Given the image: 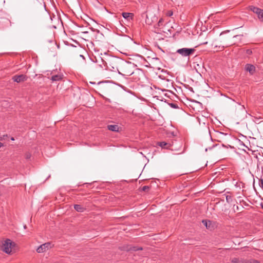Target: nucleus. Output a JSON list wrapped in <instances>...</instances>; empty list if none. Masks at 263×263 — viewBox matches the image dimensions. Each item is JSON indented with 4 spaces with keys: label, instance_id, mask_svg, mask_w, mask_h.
<instances>
[{
    "label": "nucleus",
    "instance_id": "f257e3e1",
    "mask_svg": "<svg viewBox=\"0 0 263 263\" xmlns=\"http://www.w3.org/2000/svg\"><path fill=\"white\" fill-rule=\"evenodd\" d=\"M136 69L134 63L130 62L120 61L118 64L117 71L119 74L124 76H129L134 73Z\"/></svg>",
    "mask_w": 263,
    "mask_h": 263
},
{
    "label": "nucleus",
    "instance_id": "f03ea898",
    "mask_svg": "<svg viewBox=\"0 0 263 263\" xmlns=\"http://www.w3.org/2000/svg\"><path fill=\"white\" fill-rule=\"evenodd\" d=\"M15 243L10 239H7L3 241L1 247V250L7 254H10L12 252V248L14 246Z\"/></svg>",
    "mask_w": 263,
    "mask_h": 263
},
{
    "label": "nucleus",
    "instance_id": "7ed1b4c3",
    "mask_svg": "<svg viewBox=\"0 0 263 263\" xmlns=\"http://www.w3.org/2000/svg\"><path fill=\"white\" fill-rule=\"evenodd\" d=\"M53 246L54 245L51 242H46L38 247L36 251L38 253H44L53 248Z\"/></svg>",
    "mask_w": 263,
    "mask_h": 263
},
{
    "label": "nucleus",
    "instance_id": "20e7f679",
    "mask_svg": "<svg viewBox=\"0 0 263 263\" xmlns=\"http://www.w3.org/2000/svg\"><path fill=\"white\" fill-rule=\"evenodd\" d=\"M249 9L257 15V17L260 21L263 22V9L253 6H249Z\"/></svg>",
    "mask_w": 263,
    "mask_h": 263
},
{
    "label": "nucleus",
    "instance_id": "39448f33",
    "mask_svg": "<svg viewBox=\"0 0 263 263\" xmlns=\"http://www.w3.org/2000/svg\"><path fill=\"white\" fill-rule=\"evenodd\" d=\"M195 50L194 48H181L178 49L177 52L180 54L182 56L187 57L192 54L195 52Z\"/></svg>",
    "mask_w": 263,
    "mask_h": 263
},
{
    "label": "nucleus",
    "instance_id": "423d86ee",
    "mask_svg": "<svg viewBox=\"0 0 263 263\" xmlns=\"http://www.w3.org/2000/svg\"><path fill=\"white\" fill-rule=\"evenodd\" d=\"M232 263H259V261L255 259H245L243 258H234L231 260Z\"/></svg>",
    "mask_w": 263,
    "mask_h": 263
},
{
    "label": "nucleus",
    "instance_id": "0eeeda50",
    "mask_svg": "<svg viewBox=\"0 0 263 263\" xmlns=\"http://www.w3.org/2000/svg\"><path fill=\"white\" fill-rule=\"evenodd\" d=\"M120 61H110L109 63V66H107V67L112 71H116L117 70V68H118V64H119Z\"/></svg>",
    "mask_w": 263,
    "mask_h": 263
},
{
    "label": "nucleus",
    "instance_id": "6e6552de",
    "mask_svg": "<svg viewBox=\"0 0 263 263\" xmlns=\"http://www.w3.org/2000/svg\"><path fill=\"white\" fill-rule=\"evenodd\" d=\"M12 80L17 83L24 82L27 80V77L24 74L15 75L12 77Z\"/></svg>",
    "mask_w": 263,
    "mask_h": 263
},
{
    "label": "nucleus",
    "instance_id": "1a4fd4ad",
    "mask_svg": "<svg viewBox=\"0 0 263 263\" xmlns=\"http://www.w3.org/2000/svg\"><path fill=\"white\" fill-rule=\"evenodd\" d=\"M245 69L252 75L255 73L256 68L253 65L247 64L245 65Z\"/></svg>",
    "mask_w": 263,
    "mask_h": 263
},
{
    "label": "nucleus",
    "instance_id": "9d476101",
    "mask_svg": "<svg viewBox=\"0 0 263 263\" xmlns=\"http://www.w3.org/2000/svg\"><path fill=\"white\" fill-rule=\"evenodd\" d=\"M157 21V17L155 16H153L152 17L149 18L148 14L146 15L145 23L147 25H151L153 22Z\"/></svg>",
    "mask_w": 263,
    "mask_h": 263
},
{
    "label": "nucleus",
    "instance_id": "9b49d317",
    "mask_svg": "<svg viewBox=\"0 0 263 263\" xmlns=\"http://www.w3.org/2000/svg\"><path fill=\"white\" fill-rule=\"evenodd\" d=\"M122 15L125 19L128 21L133 19L134 14L132 13L123 12Z\"/></svg>",
    "mask_w": 263,
    "mask_h": 263
},
{
    "label": "nucleus",
    "instance_id": "f8f14e48",
    "mask_svg": "<svg viewBox=\"0 0 263 263\" xmlns=\"http://www.w3.org/2000/svg\"><path fill=\"white\" fill-rule=\"evenodd\" d=\"M139 250H142V248L137 247H132L130 246H127L124 248V250L126 251H136Z\"/></svg>",
    "mask_w": 263,
    "mask_h": 263
},
{
    "label": "nucleus",
    "instance_id": "ddd939ff",
    "mask_svg": "<svg viewBox=\"0 0 263 263\" xmlns=\"http://www.w3.org/2000/svg\"><path fill=\"white\" fill-rule=\"evenodd\" d=\"M110 89V86L107 85L102 84L100 86V89L104 92L108 91Z\"/></svg>",
    "mask_w": 263,
    "mask_h": 263
},
{
    "label": "nucleus",
    "instance_id": "4468645a",
    "mask_svg": "<svg viewBox=\"0 0 263 263\" xmlns=\"http://www.w3.org/2000/svg\"><path fill=\"white\" fill-rule=\"evenodd\" d=\"M158 145L161 146L162 148H166V149L168 148L171 146L170 144L167 143L164 141L159 142Z\"/></svg>",
    "mask_w": 263,
    "mask_h": 263
},
{
    "label": "nucleus",
    "instance_id": "2eb2a0df",
    "mask_svg": "<svg viewBox=\"0 0 263 263\" xmlns=\"http://www.w3.org/2000/svg\"><path fill=\"white\" fill-rule=\"evenodd\" d=\"M74 209L79 212H83L85 210V208L80 204H75L74 205Z\"/></svg>",
    "mask_w": 263,
    "mask_h": 263
},
{
    "label": "nucleus",
    "instance_id": "dca6fc26",
    "mask_svg": "<svg viewBox=\"0 0 263 263\" xmlns=\"http://www.w3.org/2000/svg\"><path fill=\"white\" fill-rule=\"evenodd\" d=\"M230 39V37H226L225 38V39L223 41L224 43L223 45H221V49H223L224 47V46H228L233 44V43H232L231 42H229L228 41V39Z\"/></svg>",
    "mask_w": 263,
    "mask_h": 263
},
{
    "label": "nucleus",
    "instance_id": "f3484780",
    "mask_svg": "<svg viewBox=\"0 0 263 263\" xmlns=\"http://www.w3.org/2000/svg\"><path fill=\"white\" fill-rule=\"evenodd\" d=\"M107 128L112 132H118L119 130V127L117 125H109L107 126Z\"/></svg>",
    "mask_w": 263,
    "mask_h": 263
},
{
    "label": "nucleus",
    "instance_id": "a211bd4d",
    "mask_svg": "<svg viewBox=\"0 0 263 263\" xmlns=\"http://www.w3.org/2000/svg\"><path fill=\"white\" fill-rule=\"evenodd\" d=\"M62 79V76L61 74H56L51 77V80L52 81H58Z\"/></svg>",
    "mask_w": 263,
    "mask_h": 263
},
{
    "label": "nucleus",
    "instance_id": "6ab92c4d",
    "mask_svg": "<svg viewBox=\"0 0 263 263\" xmlns=\"http://www.w3.org/2000/svg\"><path fill=\"white\" fill-rule=\"evenodd\" d=\"M202 223L206 227V228H210V225L211 224V222L210 221H207L206 220H202Z\"/></svg>",
    "mask_w": 263,
    "mask_h": 263
},
{
    "label": "nucleus",
    "instance_id": "aec40b11",
    "mask_svg": "<svg viewBox=\"0 0 263 263\" xmlns=\"http://www.w3.org/2000/svg\"><path fill=\"white\" fill-rule=\"evenodd\" d=\"M150 188V186H148V185H145V186H143L142 188V191H144V192H147L148 191V190Z\"/></svg>",
    "mask_w": 263,
    "mask_h": 263
},
{
    "label": "nucleus",
    "instance_id": "412c9836",
    "mask_svg": "<svg viewBox=\"0 0 263 263\" xmlns=\"http://www.w3.org/2000/svg\"><path fill=\"white\" fill-rule=\"evenodd\" d=\"M258 183H259V186L263 190V179H259Z\"/></svg>",
    "mask_w": 263,
    "mask_h": 263
},
{
    "label": "nucleus",
    "instance_id": "4be33fe9",
    "mask_svg": "<svg viewBox=\"0 0 263 263\" xmlns=\"http://www.w3.org/2000/svg\"><path fill=\"white\" fill-rule=\"evenodd\" d=\"M163 22V18H160L157 23L158 27H160V26H162Z\"/></svg>",
    "mask_w": 263,
    "mask_h": 263
},
{
    "label": "nucleus",
    "instance_id": "5701e85b",
    "mask_svg": "<svg viewBox=\"0 0 263 263\" xmlns=\"http://www.w3.org/2000/svg\"><path fill=\"white\" fill-rule=\"evenodd\" d=\"M218 137H221V136H226V135H227V134H224V133H221V132H219V133H218Z\"/></svg>",
    "mask_w": 263,
    "mask_h": 263
},
{
    "label": "nucleus",
    "instance_id": "b1692460",
    "mask_svg": "<svg viewBox=\"0 0 263 263\" xmlns=\"http://www.w3.org/2000/svg\"><path fill=\"white\" fill-rule=\"evenodd\" d=\"M25 157L26 159H29L31 157V154L29 153H27L25 154Z\"/></svg>",
    "mask_w": 263,
    "mask_h": 263
},
{
    "label": "nucleus",
    "instance_id": "393cba45",
    "mask_svg": "<svg viewBox=\"0 0 263 263\" xmlns=\"http://www.w3.org/2000/svg\"><path fill=\"white\" fill-rule=\"evenodd\" d=\"M231 199V197L230 196H227L226 197V200L228 202H230Z\"/></svg>",
    "mask_w": 263,
    "mask_h": 263
},
{
    "label": "nucleus",
    "instance_id": "a878e982",
    "mask_svg": "<svg viewBox=\"0 0 263 263\" xmlns=\"http://www.w3.org/2000/svg\"><path fill=\"white\" fill-rule=\"evenodd\" d=\"M173 15V12L172 11H168L167 13V15L169 16H171Z\"/></svg>",
    "mask_w": 263,
    "mask_h": 263
},
{
    "label": "nucleus",
    "instance_id": "bb28decb",
    "mask_svg": "<svg viewBox=\"0 0 263 263\" xmlns=\"http://www.w3.org/2000/svg\"><path fill=\"white\" fill-rule=\"evenodd\" d=\"M171 106L172 107H173V108H177V105L176 104H173V103L171 104Z\"/></svg>",
    "mask_w": 263,
    "mask_h": 263
},
{
    "label": "nucleus",
    "instance_id": "cd10ccee",
    "mask_svg": "<svg viewBox=\"0 0 263 263\" xmlns=\"http://www.w3.org/2000/svg\"><path fill=\"white\" fill-rule=\"evenodd\" d=\"M256 119H262L263 118L260 117V116H255L254 117Z\"/></svg>",
    "mask_w": 263,
    "mask_h": 263
},
{
    "label": "nucleus",
    "instance_id": "c85d7f7f",
    "mask_svg": "<svg viewBox=\"0 0 263 263\" xmlns=\"http://www.w3.org/2000/svg\"><path fill=\"white\" fill-rule=\"evenodd\" d=\"M247 53L249 54H250L252 53V51H251V50L248 49L247 50Z\"/></svg>",
    "mask_w": 263,
    "mask_h": 263
},
{
    "label": "nucleus",
    "instance_id": "c756f323",
    "mask_svg": "<svg viewBox=\"0 0 263 263\" xmlns=\"http://www.w3.org/2000/svg\"><path fill=\"white\" fill-rule=\"evenodd\" d=\"M242 35H235L233 36V37H240V36H242Z\"/></svg>",
    "mask_w": 263,
    "mask_h": 263
},
{
    "label": "nucleus",
    "instance_id": "7c9ffc66",
    "mask_svg": "<svg viewBox=\"0 0 263 263\" xmlns=\"http://www.w3.org/2000/svg\"><path fill=\"white\" fill-rule=\"evenodd\" d=\"M2 140V138L0 137V140ZM3 146V144L2 143L0 142V147H2Z\"/></svg>",
    "mask_w": 263,
    "mask_h": 263
},
{
    "label": "nucleus",
    "instance_id": "2f4dec72",
    "mask_svg": "<svg viewBox=\"0 0 263 263\" xmlns=\"http://www.w3.org/2000/svg\"><path fill=\"white\" fill-rule=\"evenodd\" d=\"M224 33H225V32H222V33H220V36H222V35H223Z\"/></svg>",
    "mask_w": 263,
    "mask_h": 263
},
{
    "label": "nucleus",
    "instance_id": "473e14b6",
    "mask_svg": "<svg viewBox=\"0 0 263 263\" xmlns=\"http://www.w3.org/2000/svg\"><path fill=\"white\" fill-rule=\"evenodd\" d=\"M260 205H261V208L263 209V204H262V203H261V204H260Z\"/></svg>",
    "mask_w": 263,
    "mask_h": 263
},
{
    "label": "nucleus",
    "instance_id": "72a5a7b5",
    "mask_svg": "<svg viewBox=\"0 0 263 263\" xmlns=\"http://www.w3.org/2000/svg\"><path fill=\"white\" fill-rule=\"evenodd\" d=\"M24 229H26L27 228V226H26V225H25V226H24Z\"/></svg>",
    "mask_w": 263,
    "mask_h": 263
},
{
    "label": "nucleus",
    "instance_id": "f704fd0d",
    "mask_svg": "<svg viewBox=\"0 0 263 263\" xmlns=\"http://www.w3.org/2000/svg\"><path fill=\"white\" fill-rule=\"evenodd\" d=\"M11 140H14V138H11Z\"/></svg>",
    "mask_w": 263,
    "mask_h": 263
},
{
    "label": "nucleus",
    "instance_id": "c9c22d12",
    "mask_svg": "<svg viewBox=\"0 0 263 263\" xmlns=\"http://www.w3.org/2000/svg\"><path fill=\"white\" fill-rule=\"evenodd\" d=\"M80 57H83L84 58V57L82 55H80Z\"/></svg>",
    "mask_w": 263,
    "mask_h": 263
}]
</instances>
